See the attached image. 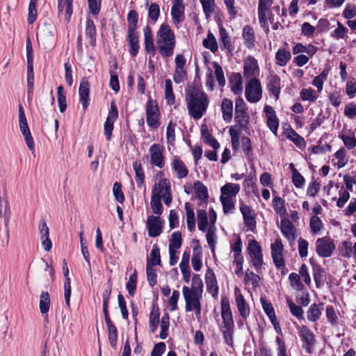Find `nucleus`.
Returning <instances> with one entry per match:
<instances>
[{"mask_svg":"<svg viewBox=\"0 0 356 356\" xmlns=\"http://www.w3.org/2000/svg\"><path fill=\"white\" fill-rule=\"evenodd\" d=\"M186 102L189 115L195 120L206 113L209 104L207 95L196 87L186 91Z\"/></svg>","mask_w":356,"mask_h":356,"instance_id":"obj_1","label":"nucleus"},{"mask_svg":"<svg viewBox=\"0 0 356 356\" xmlns=\"http://www.w3.org/2000/svg\"><path fill=\"white\" fill-rule=\"evenodd\" d=\"M220 310L221 317L222 318V325L220 327V332L222 334L225 343L230 347H233L234 321L230 307L229 300L228 298L225 296L221 298Z\"/></svg>","mask_w":356,"mask_h":356,"instance_id":"obj_2","label":"nucleus"},{"mask_svg":"<svg viewBox=\"0 0 356 356\" xmlns=\"http://www.w3.org/2000/svg\"><path fill=\"white\" fill-rule=\"evenodd\" d=\"M156 42L160 54L168 58L173 54L175 47V37L167 24H162L157 32Z\"/></svg>","mask_w":356,"mask_h":356,"instance_id":"obj_3","label":"nucleus"},{"mask_svg":"<svg viewBox=\"0 0 356 356\" xmlns=\"http://www.w3.org/2000/svg\"><path fill=\"white\" fill-rule=\"evenodd\" d=\"M182 293L185 300V310L187 312H194L197 320L201 318L202 293L189 290V287L184 286Z\"/></svg>","mask_w":356,"mask_h":356,"instance_id":"obj_4","label":"nucleus"},{"mask_svg":"<svg viewBox=\"0 0 356 356\" xmlns=\"http://www.w3.org/2000/svg\"><path fill=\"white\" fill-rule=\"evenodd\" d=\"M151 195L162 199L164 203L169 206L172 200L170 180L162 178L159 182L155 183L152 187Z\"/></svg>","mask_w":356,"mask_h":356,"instance_id":"obj_5","label":"nucleus"},{"mask_svg":"<svg viewBox=\"0 0 356 356\" xmlns=\"http://www.w3.org/2000/svg\"><path fill=\"white\" fill-rule=\"evenodd\" d=\"M55 28L51 24H44L38 29L37 39L45 49L51 48L55 42Z\"/></svg>","mask_w":356,"mask_h":356,"instance_id":"obj_6","label":"nucleus"},{"mask_svg":"<svg viewBox=\"0 0 356 356\" xmlns=\"http://www.w3.org/2000/svg\"><path fill=\"white\" fill-rule=\"evenodd\" d=\"M262 97V88L259 80L255 77L252 78L245 87V97L249 102L256 103Z\"/></svg>","mask_w":356,"mask_h":356,"instance_id":"obj_7","label":"nucleus"},{"mask_svg":"<svg viewBox=\"0 0 356 356\" xmlns=\"http://www.w3.org/2000/svg\"><path fill=\"white\" fill-rule=\"evenodd\" d=\"M298 335L302 342V348L308 354H311L316 344V337L312 331L306 325L298 328Z\"/></svg>","mask_w":356,"mask_h":356,"instance_id":"obj_8","label":"nucleus"},{"mask_svg":"<svg viewBox=\"0 0 356 356\" xmlns=\"http://www.w3.org/2000/svg\"><path fill=\"white\" fill-rule=\"evenodd\" d=\"M145 111L147 125L152 129H157L160 124V114L156 102L149 99L147 102Z\"/></svg>","mask_w":356,"mask_h":356,"instance_id":"obj_9","label":"nucleus"},{"mask_svg":"<svg viewBox=\"0 0 356 356\" xmlns=\"http://www.w3.org/2000/svg\"><path fill=\"white\" fill-rule=\"evenodd\" d=\"M247 250L250 255L252 264L258 272L263 264L261 247L257 241L252 240L248 243Z\"/></svg>","mask_w":356,"mask_h":356,"instance_id":"obj_10","label":"nucleus"},{"mask_svg":"<svg viewBox=\"0 0 356 356\" xmlns=\"http://www.w3.org/2000/svg\"><path fill=\"white\" fill-rule=\"evenodd\" d=\"M334 250V241L330 237L319 238L316 241V252L319 257H329Z\"/></svg>","mask_w":356,"mask_h":356,"instance_id":"obj_11","label":"nucleus"},{"mask_svg":"<svg viewBox=\"0 0 356 356\" xmlns=\"http://www.w3.org/2000/svg\"><path fill=\"white\" fill-rule=\"evenodd\" d=\"M118 118V111L115 102H111V108L104 125V133L107 140H110L113 130V124Z\"/></svg>","mask_w":356,"mask_h":356,"instance_id":"obj_12","label":"nucleus"},{"mask_svg":"<svg viewBox=\"0 0 356 356\" xmlns=\"http://www.w3.org/2000/svg\"><path fill=\"white\" fill-rule=\"evenodd\" d=\"M235 302L238 313L243 321H246L250 314V306L245 300L240 289L237 286L234 288Z\"/></svg>","mask_w":356,"mask_h":356,"instance_id":"obj_13","label":"nucleus"},{"mask_svg":"<svg viewBox=\"0 0 356 356\" xmlns=\"http://www.w3.org/2000/svg\"><path fill=\"white\" fill-rule=\"evenodd\" d=\"M163 147L159 144L154 143L149 147L150 162L152 165L163 168L165 165Z\"/></svg>","mask_w":356,"mask_h":356,"instance_id":"obj_14","label":"nucleus"},{"mask_svg":"<svg viewBox=\"0 0 356 356\" xmlns=\"http://www.w3.org/2000/svg\"><path fill=\"white\" fill-rule=\"evenodd\" d=\"M146 226L150 237H156L162 232L163 222L159 216L154 215L148 216Z\"/></svg>","mask_w":356,"mask_h":356,"instance_id":"obj_15","label":"nucleus"},{"mask_svg":"<svg viewBox=\"0 0 356 356\" xmlns=\"http://www.w3.org/2000/svg\"><path fill=\"white\" fill-rule=\"evenodd\" d=\"M240 211L243 215L244 223L249 230L254 232L256 229L255 214L253 210L243 202L240 204Z\"/></svg>","mask_w":356,"mask_h":356,"instance_id":"obj_16","label":"nucleus"},{"mask_svg":"<svg viewBox=\"0 0 356 356\" xmlns=\"http://www.w3.org/2000/svg\"><path fill=\"white\" fill-rule=\"evenodd\" d=\"M264 112L267 117V126L269 129L274 134L275 136L277 134V129L279 127V119L276 113L271 106L266 105L264 107Z\"/></svg>","mask_w":356,"mask_h":356,"instance_id":"obj_17","label":"nucleus"},{"mask_svg":"<svg viewBox=\"0 0 356 356\" xmlns=\"http://www.w3.org/2000/svg\"><path fill=\"white\" fill-rule=\"evenodd\" d=\"M267 89L270 95H273L276 101L278 100L281 90V80L277 74H272L268 77Z\"/></svg>","mask_w":356,"mask_h":356,"instance_id":"obj_18","label":"nucleus"},{"mask_svg":"<svg viewBox=\"0 0 356 356\" xmlns=\"http://www.w3.org/2000/svg\"><path fill=\"white\" fill-rule=\"evenodd\" d=\"M205 283L207 289L213 298H216L218 294V286L214 272L209 268L205 275Z\"/></svg>","mask_w":356,"mask_h":356,"instance_id":"obj_19","label":"nucleus"},{"mask_svg":"<svg viewBox=\"0 0 356 356\" xmlns=\"http://www.w3.org/2000/svg\"><path fill=\"white\" fill-rule=\"evenodd\" d=\"M90 85L86 78L81 81L79 88V101L82 104L83 108L86 111L89 105Z\"/></svg>","mask_w":356,"mask_h":356,"instance_id":"obj_20","label":"nucleus"},{"mask_svg":"<svg viewBox=\"0 0 356 356\" xmlns=\"http://www.w3.org/2000/svg\"><path fill=\"white\" fill-rule=\"evenodd\" d=\"M139 35L137 31H128L127 40L129 45V52L132 57L137 56L140 45H139Z\"/></svg>","mask_w":356,"mask_h":356,"instance_id":"obj_21","label":"nucleus"},{"mask_svg":"<svg viewBox=\"0 0 356 356\" xmlns=\"http://www.w3.org/2000/svg\"><path fill=\"white\" fill-rule=\"evenodd\" d=\"M63 274L65 278V284H64V297L65 304L67 307H70V296H71V284L70 279L68 276L69 275V269L67 265L66 261L64 259L63 261Z\"/></svg>","mask_w":356,"mask_h":356,"instance_id":"obj_22","label":"nucleus"},{"mask_svg":"<svg viewBox=\"0 0 356 356\" xmlns=\"http://www.w3.org/2000/svg\"><path fill=\"white\" fill-rule=\"evenodd\" d=\"M243 70L245 77L249 78L254 76L256 72L259 71L257 60L252 56H248L244 62Z\"/></svg>","mask_w":356,"mask_h":356,"instance_id":"obj_23","label":"nucleus"},{"mask_svg":"<svg viewBox=\"0 0 356 356\" xmlns=\"http://www.w3.org/2000/svg\"><path fill=\"white\" fill-rule=\"evenodd\" d=\"M280 229L283 235L289 241L295 240V228L293 223L288 218H284L281 220Z\"/></svg>","mask_w":356,"mask_h":356,"instance_id":"obj_24","label":"nucleus"},{"mask_svg":"<svg viewBox=\"0 0 356 356\" xmlns=\"http://www.w3.org/2000/svg\"><path fill=\"white\" fill-rule=\"evenodd\" d=\"M323 302H320L318 304L314 303L311 305L307 312V320L311 322H316L319 320L323 310Z\"/></svg>","mask_w":356,"mask_h":356,"instance_id":"obj_25","label":"nucleus"},{"mask_svg":"<svg viewBox=\"0 0 356 356\" xmlns=\"http://www.w3.org/2000/svg\"><path fill=\"white\" fill-rule=\"evenodd\" d=\"M172 169L176 172L179 179H183L187 177L188 170L184 163L177 156L173 158L172 161Z\"/></svg>","mask_w":356,"mask_h":356,"instance_id":"obj_26","label":"nucleus"},{"mask_svg":"<svg viewBox=\"0 0 356 356\" xmlns=\"http://www.w3.org/2000/svg\"><path fill=\"white\" fill-rule=\"evenodd\" d=\"M240 191V186L238 184L227 183L220 188V197L224 198H231L236 196Z\"/></svg>","mask_w":356,"mask_h":356,"instance_id":"obj_27","label":"nucleus"},{"mask_svg":"<svg viewBox=\"0 0 356 356\" xmlns=\"http://www.w3.org/2000/svg\"><path fill=\"white\" fill-rule=\"evenodd\" d=\"M104 316L108 328L109 343L112 347L115 348L118 341L117 328L111 321L108 314H106Z\"/></svg>","mask_w":356,"mask_h":356,"instance_id":"obj_28","label":"nucleus"},{"mask_svg":"<svg viewBox=\"0 0 356 356\" xmlns=\"http://www.w3.org/2000/svg\"><path fill=\"white\" fill-rule=\"evenodd\" d=\"M242 36L244 40V44L248 49L254 47L255 35L252 27L249 25H245L243 28Z\"/></svg>","mask_w":356,"mask_h":356,"instance_id":"obj_29","label":"nucleus"},{"mask_svg":"<svg viewBox=\"0 0 356 356\" xmlns=\"http://www.w3.org/2000/svg\"><path fill=\"white\" fill-rule=\"evenodd\" d=\"M221 110L222 118L226 122H230L233 115V103L229 99L225 98L222 101Z\"/></svg>","mask_w":356,"mask_h":356,"instance_id":"obj_30","label":"nucleus"},{"mask_svg":"<svg viewBox=\"0 0 356 356\" xmlns=\"http://www.w3.org/2000/svg\"><path fill=\"white\" fill-rule=\"evenodd\" d=\"M229 83L231 90L234 94L239 95L241 93L243 90V81L239 73H232L229 77Z\"/></svg>","mask_w":356,"mask_h":356,"instance_id":"obj_31","label":"nucleus"},{"mask_svg":"<svg viewBox=\"0 0 356 356\" xmlns=\"http://www.w3.org/2000/svg\"><path fill=\"white\" fill-rule=\"evenodd\" d=\"M51 304L50 296L47 291H42L40 296L39 309L40 313L46 318L49 311Z\"/></svg>","mask_w":356,"mask_h":356,"instance_id":"obj_32","label":"nucleus"},{"mask_svg":"<svg viewBox=\"0 0 356 356\" xmlns=\"http://www.w3.org/2000/svg\"><path fill=\"white\" fill-rule=\"evenodd\" d=\"M313 276L317 288H321L326 280V273L319 265L313 266Z\"/></svg>","mask_w":356,"mask_h":356,"instance_id":"obj_33","label":"nucleus"},{"mask_svg":"<svg viewBox=\"0 0 356 356\" xmlns=\"http://www.w3.org/2000/svg\"><path fill=\"white\" fill-rule=\"evenodd\" d=\"M58 11L60 13H64L65 19L67 22L70 20L72 10L73 0H58Z\"/></svg>","mask_w":356,"mask_h":356,"instance_id":"obj_34","label":"nucleus"},{"mask_svg":"<svg viewBox=\"0 0 356 356\" xmlns=\"http://www.w3.org/2000/svg\"><path fill=\"white\" fill-rule=\"evenodd\" d=\"M146 8L148 10V18L153 22L155 23L157 22L159 16H160V6L156 2H152L150 4L149 3V1L146 0L145 1Z\"/></svg>","mask_w":356,"mask_h":356,"instance_id":"obj_35","label":"nucleus"},{"mask_svg":"<svg viewBox=\"0 0 356 356\" xmlns=\"http://www.w3.org/2000/svg\"><path fill=\"white\" fill-rule=\"evenodd\" d=\"M186 215L187 227L190 232L195 229V218L193 209L191 207V203L186 202L184 204Z\"/></svg>","mask_w":356,"mask_h":356,"instance_id":"obj_36","label":"nucleus"},{"mask_svg":"<svg viewBox=\"0 0 356 356\" xmlns=\"http://www.w3.org/2000/svg\"><path fill=\"white\" fill-rule=\"evenodd\" d=\"M27 95L28 98H31L33 96L34 89V72H33V64H27Z\"/></svg>","mask_w":356,"mask_h":356,"instance_id":"obj_37","label":"nucleus"},{"mask_svg":"<svg viewBox=\"0 0 356 356\" xmlns=\"http://www.w3.org/2000/svg\"><path fill=\"white\" fill-rule=\"evenodd\" d=\"M201 137L206 144L212 147L215 150H217L220 147V144L218 140L212 136L207 128H202Z\"/></svg>","mask_w":356,"mask_h":356,"instance_id":"obj_38","label":"nucleus"},{"mask_svg":"<svg viewBox=\"0 0 356 356\" xmlns=\"http://www.w3.org/2000/svg\"><path fill=\"white\" fill-rule=\"evenodd\" d=\"M133 168L136 173V181L138 188L145 186V173L140 162L135 161L133 163Z\"/></svg>","mask_w":356,"mask_h":356,"instance_id":"obj_39","label":"nucleus"},{"mask_svg":"<svg viewBox=\"0 0 356 356\" xmlns=\"http://www.w3.org/2000/svg\"><path fill=\"white\" fill-rule=\"evenodd\" d=\"M194 192L198 199L203 202L207 200L209 197L208 190L201 181H197L194 183Z\"/></svg>","mask_w":356,"mask_h":356,"instance_id":"obj_40","label":"nucleus"},{"mask_svg":"<svg viewBox=\"0 0 356 356\" xmlns=\"http://www.w3.org/2000/svg\"><path fill=\"white\" fill-rule=\"evenodd\" d=\"M86 35L90 40L89 43L94 46L96 40V28L94 22L91 19H88L86 21Z\"/></svg>","mask_w":356,"mask_h":356,"instance_id":"obj_41","label":"nucleus"},{"mask_svg":"<svg viewBox=\"0 0 356 356\" xmlns=\"http://www.w3.org/2000/svg\"><path fill=\"white\" fill-rule=\"evenodd\" d=\"M291 53L284 49H280L275 54L276 64L280 66H285L291 59Z\"/></svg>","mask_w":356,"mask_h":356,"instance_id":"obj_42","label":"nucleus"},{"mask_svg":"<svg viewBox=\"0 0 356 356\" xmlns=\"http://www.w3.org/2000/svg\"><path fill=\"white\" fill-rule=\"evenodd\" d=\"M161 263L160 250L156 244L152 246V249L150 252L149 257L147 259V264L151 266L160 265Z\"/></svg>","mask_w":356,"mask_h":356,"instance_id":"obj_43","label":"nucleus"},{"mask_svg":"<svg viewBox=\"0 0 356 356\" xmlns=\"http://www.w3.org/2000/svg\"><path fill=\"white\" fill-rule=\"evenodd\" d=\"M286 138L291 141L299 148L302 149L305 147V141L304 138L300 136L294 129L291 128L287 133Z\"/></svg>","mask_w":356,"mask_h":356,"instance_id":"obj_44","label":"nucleus"},{"mask_svg":"<svg viewBox=\"0 0 356 356\" xmlns=\"http://www.w3.org/2000/svg\"><path fill=\"white\" fill-rule=\"evenodd\" d=\"M159 323V312L158 308H153L149 314V327L151 332L154 333Z\"/></svg>","mask_w":356,"mask_h":356,"instance_id":"obj_45","label":"nucleus"},{"mask_svg":"<svg viewBox=\"0 0 356 356\" xmlns=\"http://www.w3.org/2000/svg\"><path fill=\"white\" fill-rule=\"evenodd\" d=\"M220 41L222 43L225 49H227L229 52L233 50V46L231 42V38L227 33L226 29L223 26L219 29Z\"/></svg>","mask_w":356,"mask_h":356,"instance_id":"obj_46","label":"nucleus"},{"mask_svg":"<svg viewBox=\"0 0 356 356\" xmlns=\"http://www.w3.org/2000/svg\"><path fill=\"white\" fill-rule=\"evenodd\" d=\"M185 6H172L171 16L175 24H178L184 19Z\"/></svg>","mask_w":356,"mask_h":356,"instance_id":"obj_47","label":"nucleus"},{"mask_svg":"<svg viewBox=\"0 0 356 356\" xmlns=\"http://www.w3.org/2000/svg\"><path fill=\"white\" fill-rule=\"evenodd\" d=\"M348 29L340 22H337V27L331 33L330 36L336 40L346 39Z\"/></svg>","mask_w":356,"mask_h":356,"instance_id":"obj_48","label":"nucleus"},{"mask_svg":"<svg viewBox=\"0 0 356 356\" xmlns=\"http://www.w3.org/2000/svg\"><path fill=\"white\" fill-rule=\"evenodd\" d=\"M19 129L23 134L27 147L30 150H34V142L31 131L27 124H19Z\"/></svg>","mask_w":356,"mask_h":356,"instance_id":"obj_49","label":"nucleus"},{"mask_svg":"<svg viewBox=\"0 0 356 356\" xmlns=\"http://www.w3.org/2000/svg\"><path fill=\"white\" fill-rule=\"evenodd\" d=\"M128 22V31H136L137 24L138 22V14L134 10H131L127 15Z\"/></svg>","mask_w":356,"mask_h":356,"instance_id":"obj_50","label":"nucleus"},{"mask_svg":"<svg viewBox=\"0 0 356 356\" xmlns=\"http://www.w3.org/2000/svg\"><path fill=\"white\" fill-rule=\"evenodd\" d=\"M165 97L169 105H172L175 104V97L170 79H166L165 81Z\"/></svg>","mask_w":356,"mask_h":356,"instance_id":"obj_51","label":"nucleus"},{"mask_svg":"<svg viewBox=\"0 0 356 356\" xmlns=\"http://www.w3.org/2000/svg\"><path fill=\"white\" fill-rule=\"evenodd\" d=\"M208 224V216L205 210L200 209L197 211V225L202 232H206Z\"/></svg>","mask_w":356,"mask_h":356,"instance_id":"obj_52","label":"nucleus"},{"mask_svg":"<svg viewBox=\"0 0 356 356\" xmlns=\"http://www.w3.org/2000/svg\"><path fill=\"white\" fill-rule=\"evenodd\" d=\"M203 45L213 53L216 52L218 49L216 38L211 33L207 34V38L203 40Z\"/></svg>","mask_w":356,"mask_h":356,"instance_id":"obj_53","label":"nucleus"},{"mask_svg":"<svg viewBox=\"0 0 356 356\" xmlns=\"http://www.w3.org/2000/svg\"><path fill=\"white\" fill-rule=\"evenodd\" d=\"M161 200L158 197H156L154 196L151 195V200H150V206L151 209L152 210V212L157 215V216H160L163 211V207L161 203Z\"/></svg>","mask_w":356,"mask_h":356,"instance_id":"obj_54","label":"nucleus"},{"mask_svg":"<svg viewBox=\"0 0 356 356\" xmlns=\"http://www.w3.org/2000/svg\"><path fill=\"white\" fill-rule=\"evenodd\" d=\"M57 96L59 111L60 113H63L67 108V103L65 93L62 86H58L57 88Z\"/></svg>","mask_w":356,"mask_h":356,"instance_id":"obj_55","label":"nucleus"},{"mask_svg":"<svg viewBox=\"0 0 356 356\" xmlns=\"http://www.w3.org/2000/svg\"><path fill=\"white\" fill-rule=\"evenodd\" d=\"M203 286L204 284L200 275L198 274L194 275L192 277L191 286L189 287V290L203 293Z\"/></svg>","mask_w":356,"mask_h":356,"instance_id":"obj_56","label":"nucleus"},{"mask_svg":"<svg viewBox=\"0 0 356 356\" xmlns=\"http://www.w3.org/2000/svg\"><path fill=\"white\" fill-rule=\"evenodd\" d=\"M137 284V271L134 270V273L129 277L126 284V289L131 296H134L136 289Z\"/></svg>","mask_w":356,"mask_h":356,"instance_id":"obj_57","label":"nucleus"},{"mask_svg":"<svg viewBox=\"0 0 356 356\" xmlns=\"http://www.w3.org/2000/svg\"><path fill=\"white\" fill-rule=\"evenodd\" d=\"M287 305L293 316L300 320L303 318V310L301 307L296 305L291 300H286Z\"/></svg>","mask_w":356,"mask_h":356,"instance_id":"obj_58","label":"nucleus"},{"mask_svg":"<svg viewBox=\"0 0 356 356\" xmlns=\"http://www.w3.org/2000/svg\"><path fill=\"white\" fill-rule=\"evenodd\" d=\"M273 207L276 213H279L280 216L285 215L286 213L284 200L281 197H275L273 198Z\"/></svg>","mask_w":356,"mask_h":356,"instance_id":"obj_59","label":"nucleus"},{"mask_svg":"<svg viewBox=\"0 0 356 356\" xmlns=\"http://www.w3.org/2000/svg\"><path fill=\"white\" fill-rule=\"evenodd\" d=\"M182 244L181 234L180 232H175L171 235L169 249L177 250Z\"/></svg>","mask_w":356,"mask_h":356,"instance_id":"obj_60","label":"nucleus"},{"mask_svg":"<svg viewBox=\"0 0 356 356\" xmlns=\"http://www.w3.org/2000/svg\"><path fill=\"white\" fill-rule=\"evenodd\" d=\"M241 147L244 154L247 156L248 159L252 156V147L250 139L247 136H243L241 138Z\"/></svg>","mask_w":356,"mask_h":356,"instance_id":"obj_61","label":"nucleus"},{"mask_svg":"<svg viewBox=\"0 0 356 356\" xmlns=\"http://www.w3.org/2000/svg\"><path fill=\"white\" fill-rule=\"evenodd\" d=\"M309 226L311 232L314 234H318L323 227L320 218L316 216H314L310 218Z\"/></svg>","mask_w":356,"mask_h":356,"instance_id":"obj_62","label":"nucleus"},{"mask_svg":"<svg viewBox=\"0 0 356 356\" xmlns=\"http://www.w3.org/2000/svg\"><path fill=\"white\" fill-rule=\"evenodd\" d=\"M0 218L7 223L9 220V206L8 201L0 197Z\"/></svg>","mask_w":356,"mask_h":356,"instance_id":"obj_63","label":"nucleus"},{"mask_svg":"<svg viewBox=\"0 0 356 356\" xmlns=\"http://www.w3.org/2000/svg\"><path fill=\"white\" fill-rule=\"evenodd\" d=\"M146 273H147V280L149 283V284L151 286H154L157 283V275L156 273V270L154 268L153 266H151L149 264H147L146 266Z\"/></svg>","mask_w":356,"mask_h":356,"instance_id":"obj_64","label":"nucleus"}]
</instances>
